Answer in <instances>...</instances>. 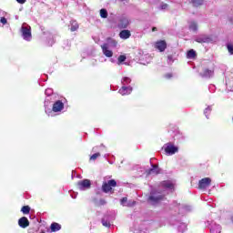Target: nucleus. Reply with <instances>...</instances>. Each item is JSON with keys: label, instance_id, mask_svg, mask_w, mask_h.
<instances>
[{"label": "nucleus", "instance_id": "1", "mask_svg": "<svg viewBox=\"0 0 233 233\" xmlns=\"http://www.w3.org/2000/svg\"><path fill=\"white\" fill-rule=\"evenodd\" d=\"M174 189V183L170 180H165L161 182L158 189H153L148 198L149 203L151 205H157L161 201L165 200V193L172 191Z\"/></svg>", "mask_w": 233, "mask_h": 233}, {"label": "nucleus", "instance_id": "2", "mask_svg": "<svg viewBox=\"0 0 233 233\" xmlns=\"http://www.w3.org/2000/svg\"><path fill=\"white\" fill-rule=\"evenodd\" d=\"M22 37L25 41H32V27L24 23L21 27Z\"/></svg>", "mask_w": 233, "mask_h": 233}, {"label": "nucleus", "instance_id": "3", "mask_svg": "<svg viewBox=\"0 0 233 233\" xmlns=\"http://www.w3.org/2000/svg\"><path fill=\"white\" fill-rule=\"evenodd\" d=\"M116 219V213L114 212H109L106 213L104 218H102L101 222L103 227H106V228H110L112 221Z\"/></svg>", "mask_w": 233, "mask_h": 233}, {"label": "nucleus", "instance_id": "4", "mask_svg": "<svg viewBox=\"0 0 233 233\" xmlns=\"http://www.w3.org/2000/svg\"><path fill=\"white\" fill-rule=\"evenodd\" d=\"M166 156H174V154L178 152L177 147L174 146L172 143H167L163 146Z\"/></svg>", "mask_w": 233, "mask_h": 233}, {"label": "nucleus", "instance_id": "5", "mask_svg": "<svg viewBox=\"0 0 233 233\" xmlns=\"http://www.w3.org/2000/svg\"><path fill=\"white\" fill-rule=\"evenodd\" d=\"M112 187H117V182H116V180H114V179H111V180H108L107 182H105L102 185V190L106 194H108V192H112Z\"/></svg>", "mask_w": 233, "mask_h": 233}, {"label": "nucleus", "instance_id": "6", "mask_svg": "<svg viewBox=\"0 0 233 233\" xmlns=\"http://www.w3.org/2000/svg\"><path fill=\"white\" fill-rule=\"evenodd\" d=\"M195 41L196 43H212V41H214L212 39V36L208 35H198L197 36H195Z\"/></svg>", "mask_w": 233, "mask_h": 233}, {"label": "nucleus", "instance_id": "7", "mask_svg": "<svg viewBox=\"0 0 233 233\" xmlns=\"http://www.w3.org/2000/svg\"><path fill=\"white\" fill-rule=\"evenodd\" d=\"M92 187V182L89 179H83L77 182V187L81 191L88 190Z\"/></svg>", "mask_w": 233, "mask_h": 233}, {"label": "nucleus", "instance_id": "8", "mask_svg": "<svg viewBox=\"0 0 233 233\" xmlns=\"http://www.w3.org/2000/svg\"><path fill=\"white\" fill-rule=\"evenodd\" d=\"M45 94H46V96H47L45 100L46 112H47L46 108H48V106L50 105V101H52V97H54V89L47 88V89H46Z\"/></svg>", "mask_w": 233, "mask_h": 233}, {"label": "nucleus", "instance_id": "9", "mask_svg": "<svg viewBox=\"0 0 233 233\" xmlns=\"http://www.w3.org/2000/svg\"><path fill=\"white\" fill-rule=\"evenodd\" d=\"M210 183H212V179L210 177L202 178L198 182V188L200 190H207V188L210 187Z\"/></svg>", "mask_w": 233, "mask_h": 233}, {"label": "nucleus", "instance_id": "10", "mask_svg": "<svg viewBox=\"0 0 233 233\" xmlns=\"http://www.w3.org/2000/svg\"><path fill=\"white\" fill-rule=\"evenodd\" d=\"M132 90H134L132 88V86H122V87L118 90L119 94H121V96H128L129 94H132Z\"/></svg>", "mask_w": 233, "mask_h": 233}, {"label": "nucleus", "instance_id": "11", "mask_svg": "<svg viewBox=\"0 0 233 233\" xmlns=\"http://www.w3.org/2000/svg\"><path fill=\"white\" fill-rule=\"evenodd\" d=\"M101 48H102V52H103L104 56H106V57H112V56H114V52H112V50H110V47H108V45H102Z\"/></svg>", "mask_w": 233, "mask_h": 233}, {"label": "nucleus", "instance_id": "12", "mask_svg": "<svg viewBox=\"0 0 233 233\" xmlns=\"http://www.w3.org/2000/svg\"><path fill=\"white\" fill-rule=\"evenodd\" d=\"M65 108V104L61 102V100H57L53 105V112H61Z\"/></svg>", "mask_w": 233, "mask_h": 233}, {"label": "nucleus", "instance_id": "13", "mask_svg": "<svg viewBox=\"0 0 233 233\" xmlns=\"http://www.w3.org/2000/svg\"><path fill=\"white\" fill-rule=\"evenodd\" d=\"M128 25H130V20L127 17H122L118 22V28H127Z\"/></svg>", "mask_w": 233, "mask_h": 233}, {"label": "nucleus", "instance_id": "14", "mask_svg": "<svg viewBox=\"0 0 233 233\" xmlns=\"http://www.w3.org/2000/svg\"><path fill=\"white\" fill-rule=\"evenodd\" d=\"M18 225L21 227V228H26V227H30V221H28V218L26 217H22L18 220Z\"/></svg>", "mask_w": 233, "mask_h": 233}, {"label": "nucleus", "instance_id": "15", "mask_svg": "<svg viewBox=\"0 0 233 233\" xmlns=\"http://www.w3.org/2000/svg\"><path fill=\"white\" fill-rule=\"evenodd\" d=\"M155 46L157 50H159V52H165L167 49V42H165V40H160L156 43Z\"/></svg>", "mask_w": 233, "mask_h": 233}, {"label": "nucleus", "instance_id": "16", "mask_svg": "<svg viewBox=\"0 0 233 233\" xmlns=\"http://www.w3.org/2000/svg\"><path fill=\"white\" fill-rule=\"evenodd\" d=\"M151 167H152L150 169H148L147 174L149 176H152V175L157 176V174H159V172L161 170V169H159V167H157V165H154V164H152Z\"/></svg>", "mask_w": 233, "mask_h": 233}, {"label": "nucleus", "instance_id": "17", "mask_svg": "<svg viewBox=\"0 0 233 233\" xmlns=\"http://www.w3.org/2000/svg\"><path fill=\"white\" fill-rule=\"evenodd\" d=\"M187 26L191 32H198V22L196 20H189Z\"/></svg>", "mask_w": 233, "mask_h": 233}, {"label": "nucleus", "instance_id": "18", "mask_svg": "<svg viewBox=\"0 0 233 233\" xmlns=\"http://www.w3.org/2000/svg\"><path fill=\"white\" fill-rule=\"evenodd\" d=\"M132 34L129 30L124 29L119 33L120 39H128Z\"/></svg>", "mask_w": 233, "mask_h": 233}, {"label": "nucleus", "instance_id": "19", "mask_svg": "<svg viewBox=\"0 0 233 233\" xmlns=\"http://www.w3.org/2000/svg\"><path fill=\"white\" fill-rule=\"evenodd\" d=\"M202 77L210 78L214 76V70L210 69H204L203 72L200 74Z\"/></svg>", "mask_w": 233, "mask_h": 233}, {"label": "nucleus", "instance_id": "20", "mask_svg": "<svg viewBox=\"0 0 233 233\" xmlns=\"http://www.w3.org/2000/svg\"><path fill=\"white\" fill-rule=\"evenodd\" d=\"M209 230L211 233H221V226L218 224H211Z\"/></svg>", "mask_w": 233, "mask_h": 233}, {"label": "nucleus", "instance_id": "21", "mask_svg": "<svg viewBox=\"0 0 233 233\" xmlns=\"http://www.w3.org/2000/svg\"><path fill=\"white\" fill-rule=\"evenodd\" d=\"M104 45H107L108 48H116L117 46V42L115 39L108 38L107 43Z\"/></svg>", "mask_w": 233, "mask_h": 233}, {"label": "nucleus", "instance_id": "22", "mask_svg": "<svg viewBox=\"0 0 233 233\" xmlns=\"http://www.w3.org/2000/svg\"><path fill=\"white\" fill-rule=\"evenodd\" d=\"M70 26H71L70 28L71 32H76V30L79 28V24H77V21L76 20H71Z\"/></svg>", "mask_w": 233, "mask_h": 233}, {"label": "nucleus", "instance_id": "23", "mask_svg": "<svg viewBox=\"0 0 233 233\" xmlns=\"http://www.w3.org/2000/svg\"><path fill=\"white\" fill-rule=\"evenodd\" d=\"M50 228H51L52 232H59V229L61 228V226L59 225V223L53 222L51 224Z\"/></svg>", "mask_w": 233, "mask_h": 233}, {"label": "nucleus", "instance_id": "24", "mask_svg": "<svg viewBox=\"0 0 233 233\" xmlns=\"http://www.w3.org/2000/svg\"><path fill=\"white\" fill-rule=\"evenodd\" d=\"M132 83V79L128 76H125L121 80L122 86H127Z\"/></svg>", "mask_w": 233, "mask_h": 233}, {"label": "nucleus", "instance_id": "25", "mask_svg": "<svg viewBox=\"0 0 233 233\" xmlns=\"http://www.w3.org/2000/svg\"><path fill=\"white\" fill-rule=\"evenodd\" d=\"M196 56H197L196 51L194 49L187 51V59H194V57H196Z\"/></svg>", "mask_w": 233, "mask_h": 233}, {"label": "nucleus", "instance_id": "26", "mask_svg": "<svg viewBox=\"0 0 233 233\" xmlns=\"http://www.w3.org/2000/svg\"><path fill=\"white\" fill-rule=\"evenodd\" d=\"M177 230H178V233L185 232V230H187V224L180 223V225H178V227H177Z\"/></svg>", "mask_w": 233, "mask_h": 233}, {"label": "nucleus", "instance_id": "27", "mask_svg": "<svg viewBox=\"0 0 233 233\" xmlns=\"http://www.w3.org/2000/svg\"><path fill=\"white\" fill-rule=\"evenodd\" d=\"M100 16L102 17V19H106L108 17V12L106 11V9L100 10Z\"/></svg>", "mask_w": 233, "mask_h": 233}, {"label": "nucleus", "instance_id": "28", "mask_svg": "<svg viewBox=\"0 0 233 233\" xmlns=\"http://www.w3.org/2000/svg\"><path fill=\"white\" fill-rule=\"evenodd\" d=\"M212 112V106H208L205 110H204V115L208 119V115Z\"/></svg>", "mask_w": 233, "mask_h": 233}, {"label": "nucleus", "instance_id": "29", "mask_svg": "<svg viewBox=\"0 0 233 233\" xmlns=\"http://www.w3.org/2000/svg\"><path fill=\"white\" fill-rule=\"evenodd\" d=\"M204 0H191V4L193 6H201L203 5Z\"/></svg>", "mask_w": 233, "mask_h": 233}, {"label": "nucleus", "instance_id": "30", "mask_svg": "<svg viewBox=\"0 0 233 233\" xmlns=\"http://www.w3.org/2000/svg\"><path fill=\"white\" fill-rule=\"evenodd\" d=\"M125 61H127V56L124 55H121L118 56L117 65H121V63H125Z\"/></svg>", "mask_w": 233, "mask_h": 233}, {"label": "nucleus", "instance_id": "31", "mask_svg": "<svg viewBox=\"0 0 233 233\" xmlns=\"http://www.w3.org/2000/svg\"><path fill=\"white\" fill-rule=\"evenodd\" d=\"M21 212H23V214H30V207L29 206H24L21 209Z\"/></svg>", "mask_w": 233, "mask_h": 233}, {"label": "nucleus", "instance_id": "32", "mask_svg": "<svg viewBox=\"0 0 233 233\" xmlns=\"http://www.w3.org/2000/svg\"><path fill=\"white\" fill-rule=\"evenodd\" d=\"M127 198H123L120 200V205H122V207H130V204H127Z\"/></svg>", "mask_w": 233, "mask_h": 233}, {"label": "nucleus", "instance_id": "33", "mask_svg": "<svg viewBox=\"0 0 233 233\" xmlns=\"http://www.w3.org/2000/svg\"><path fill=\"white\" fill-rule=\"evenodd\" d=\"M99 156H101L100 153H95L90 157V160L91 161H96V159H97V157H99Z\"/></svg>", "mask_w": 233, "mask_h": 233}, {"label": "nucleus", "instance_id": "34", "mask_svg": "<svg viewBox=\"0 0 233 233\" xmlns=\"http://www.w3.org/2000/svg\"><path fill=\"white\" fill-rule=\"evenodd\" d=\"M0 23H2L3 25H8V20H6L5 17H1L0 18Z\"/></svg>", "mask_w": 233, "mask_h": 233}, {"label": "nucleus", "instance_id": "35", "mask_svg": "<svg viewBox=\"0 0 233 233\" xmlns=\"http://www.w3.org/2000/svg\"><path fill=\"white\" fill-rule=\"evenodd\" d=\"M160 10H168V5L162 3L160 5Z\"/></svg>", "mask_w": 233, "mask_h": 233}, {"label": "nucleus", "instance_id": "36", "mask_svg": "<svg viewBox=\"0 0 233 233\" xmlns=\"http://www.w3.org/2000/svg\"><path fill=\"white\" fill-rule=\"evenodd\" d=\"M228 50L229 54L232 56V54H233V46L228 44Z\"/></svg>", "mask_w": 233, "mask_h": 233}, {"label": "nucleus", "instance_id": "37", "mask_svg": "<svg viewBox=\"0 0 233 233\" xmlns=\"http://www.w3.org/2000/svg\"><path fill=\"white\" fill-rule=\"evenodd\" d=\"M183 210H185L186 212H190V210H192V207H190V206H184L183 207Z\"/></svg>", "mask_w": 233, "mask_h": 233}, {"label": "nucleus", "instance_id": "38", "mask_svg": "<svg viewBox=\"0 0 233 233\" xmlns=\"http://www.w3.org/2000/svg\"><path fill=\"white\" fill-rule=\"evenodd\" d=\"M167 63L168 65H172L174 63V59L172 58V56H167Z\"/></svg>", "mask_w": 233, "mask_h": 233}, {"label": "nucleus", "instance_id": "39", "mask_svg": "<svg viewBox=\"0 0 233 233\" xmlns=\"http://www.w3.org/2000/svg\"><path fill=\"white\" fill-rule=\"evenodd\" d=\"M70 196H71V198H72L73 199H76V198H77V193H76V192H71V193H70Z\"/></svg>", "mask_w": 233, "mask_h": 233}, {"label": "nucleus", "instance_id": "40", "mask_svg": "<svg viewBox=\"0 0 233 233\" xmlns=\"http://www.w3.org/2000/svg\"><path fill=\"white\" fill-rule=\"evenodd\" d=\"M19 5H25L26 3V0H16Z\"/></svg>", "mask_w": 233, "mask_h": 233}, {"label": "nucleus", "instance_id": "41", "mask_svg": "<svg viewBox=\"0 0 233 233\" xmlns=\"http://www.w3.org/2000/svg\"><path fill=\"white\" fill-rule=\"evenodd\" d=\"M165 77H167V79H170V77H172V74L168 73L165 76Z\"/></svg>", "mask_w": 233, "mask_h": 233}, {"label": "nucleus", "instance_id": "42", "mask_svg": "<svg viewBox=\"0 0 233 233\" xmlns=\"http://www.w3.org/2000/svg\"><path fill=\"white\" fill-rule=\"evenodd\" d=\"M214 88H216V86H214V85L209 86L210 92L214 91Z\"/></svg>", "mask_w": 233, "mask_h": 233}, {"label": "nucleus", "instance_id": "43", "mask_svg": "<svg viewBox=\"0 0 233 233\" xmlns=\"http://www.w3.org/2000/svg\"><path fill=\"white\" fill-rule=\"evenodd\" d=\"M100 203H101L102 205H106V201L101 199V200H100Z\"/></svg>", "mask_w": 233, "mask_h": 233}, {"label": "nucleus", "instance_id": "44", "mask_svg": "<svg viewBox=\"0 0 233 233\" xmlns=\"http://www.w3.org/2000/svg\"><path fill=\"white\" fill-rule=\"evenodd\" d=\"M157 30V27H153V28H152V31H153V32H156Z\"/></svg>", "mask_w": 233, "mask_h": 233}, {"label": "nucleus", "instance_id": "45", "mask_svg": "<svg viewBox=\"0 0 233 233\" xmlns=\"http://www.w3.org/2000/svg\"><path fill=\"white\" fill-rule=\"evenodd\" d=\"M111 63H116V60H114V58L110 59Z\"/></svg>", "mask_w": 233, "mask_h": 233}, {"label": "nucleus", "instance_id": "46", "mask_svg": "<svg viewBox=\"0 0 233 233\" xmlns=\"http://www.w3.org/2000/svg\"><path fill=\"white\" fill-rule=\"evenodd\" d=\"M142 233H145V231H142Z\"/></svg>", "mask_w": 233, "mask_h": 233}, {"label": "nucleus", "instance_id": "47", "mask_svg": "<svg viewBox=\"0 0 233 233\" xmlns=\"http://www.w3.org/2000/svg\"><path fill=\"white\" fill-rule=\"evenodd\" d=\"M142 233H145V231H142Z\"/></svg>", "mask_w": 233, "mask_h": 233}, {"label": "nucleus", "instance_id": "48", "mask_svg": "<svg viewBox=\"0 0 233 233\" xmlns=\"http://www.w3.org/2000/svg\"><path fill=\"white\" fill-rule=\"evenodd\" d=\"M136 233H137V231H136Z\"/></svg>", "mask_w": 233, "mask_h": 233}]
</instances>
